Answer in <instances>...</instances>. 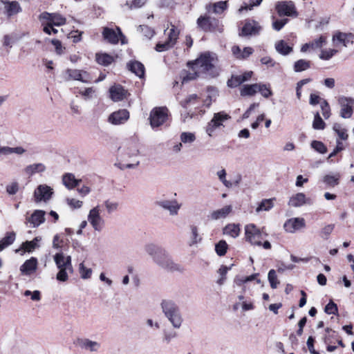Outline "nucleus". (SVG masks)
I'll return each instance as SVG.
<instances>
[{
    "label": "nucleus",
    "mask_w": 354,
    "mask_h": 354,
    "mask_svg": "<svg viewBox=\"0 0 354 354\" xmlns=\"http://www.w3.org/2000/svg\"><path fill=\"white\" fill-rule=\"evenodd\" d=\"M339 175H326L323 178V182L330 187H334L339 183Z\"/></svg>",
    "instance_id": "obj_45"
},
{
    "label": "nucleus",
    "mask_w": 354,
    "mask_h": 354,
    "mask_svg": "<svg viewBox=\"0 0 354 354\" xmlns=\"http://www.w3.org/2000/svg\"><path fill=\"white\" fill-rule=\"evenodd\" d=\"M245 237L246 241L249 242L252 245H262L263 248L266 250L271 248V244L268 241H265L262 243L263 233L253 223H250L245 226Z\"/></svg>",
    "instance_id": "obj_4"
},
{
    "label": "nucleus",
    "mask_w": 354,
    "mask_h": 354,
    "mask_svg": "<svg viewBox=\"0 0 354 354\" xmlns=\"http://www.w3.org/2000/svg\"><path fill=\"white\" fill-rule=\"evenodd\" d=\"M15 240V233L12 232L6 233L5 236L0 240V252L12 244Z\"/></svg>",
    "instance_id": "obj_38"
},
{
    "label": "nucleus",
    "mask_w": 354,
    "mask_h": 354,
    "mask_svg": "<svg viewBox=\"0 0 354 354\" xmlns=\"http://www.w3.org/2000/svg\"><path fill=\"white\" fill-rule=\"evenodd\" d=\"M147 0H129L127 1L124 4L122 5V8H127V9H136L141 8L145 3Z\"/></svg>",
    "instance_id": "obj_42"
},
{
    "label": "nucleus",
    "mask_w": 354,
    "mask_h": 354,
    "mask_svg": "<svg viewBox=\"0 0 354 354\" xmlns=\"http://www.w3.org/2000/svg\"><path fill=\"white\" fill-rule=\"evenodd\" d=\"M253 52L254 50L251 47H245L243 50L239 46H234L232 48L233 55L239 59L248 58Z\"/></svg>",
    "instance_id": "obj_27"
},
{
    "label": "nucleus",
    "mask_w": 354,
    "mask_h": 354,
    "mask_svg": "<svg viewBox=\"0 0 354 354\" xmlns=\"http://www.w3.org/2000/svg\"><path fill=\"white\" fill-rule=\"evenodd\" d=\"M38 268V261L36 257H30L20 266L19 270L23 275L30 276L34 274Z\"/></svg>",
    "instance_id": "obj_18"
},
{
    "label": "nucleus",
    "mask_w": 354,
    "mask_h": 354,
    "mask_svg": "<svg viewBox=\"0 0 354 354\" xmlns=\"http://www.w3.org/2000/svg\"><path fill=\"white\" fill-rule=\"evenodd\" d=\"M198 98V96L196 94H191L189 96H187L183 101L180 102V104L184 108H187L189 104H195L196 100Z\"/></svg>",
    "instance_id": "obj_60"
},
{
    "label": "nucleus",
    "mask_w": 354,
    "mask_h": 354,
    "mask_svg": "<svg viewBox=\"0 0 354 354\" xmlns=\"http://www.w3.org/2000/svg\"><path fill=\"white\" fill-rule=\"evenodd\" d=\"M3 5V12L8 17H11L14 15L21 12L22 9L19 3L16 1H8L4 0H0Z\"/></svg>",
    "instance_id": "obj_19"
},
{
    "label": "nucleus",
    "mask_w": 354,
    "mask_h": 354,
    "mask_svg": "<svg viewBox=\"0 0 354 354\" xmlns=\"http://www.w3.org/2000/svg\"><path fill=\"white\" fill-rule=\"evenodd\" d=\"M95 59L99 64L103 66H108L114 60L113 57L107 53H96Z\"/></svg>",
    "instance_id": "obj_40"
},
{
    "label": "nucleus",
    "mask_w": 354,
    "mask_h": 354,
    "mask_svg": "<svg viewBox=\"0 0 354 354\" xmlns=\"http://www.w3.org/2000/svg\"><path fill=\"white\" fill-rule=\"evenodd\" d=\"M46 170V167L42 163H35L30 165L25 168V172L27 175L32 176L36 173H41Z\"/></svg>",
    "instance_id": "obj_37"
},
{
    "label": "nucleus",
    "mask_w": 354,
    "mask_h": 354,
    "mask_svg": "<svg viewBox=\"0 0 354 354\" xmlns=\"http://www.w3.org/2000/svg\"><path fill=\"white\" fill-rule=\"evenodd\" d=\"M216 56L214 53L207 52L201 55L194 62H188L190 71L183 77V83L196 79L201 73H208L214 74V63Z\"/></svg>",
    "instance_id": "obj_1"
},
{
    "label": "nucleus",
    "mask_w": 354,
    "mask_h": 354,
    "mask_svg": "<svg viewBox=\"0 0 354 354\" xmlns=\"http://www.w3.org/2000/svg\"><path fill=\"white\" fill-rule=\"evenodd\" d=\"M63 184L69 189H72L79 185L81 180L75 178L73 174L68 173L63 176Z\"/></svg>",
    "instance_id": "obj_31"
},
{
    "label": "nucleus",
    "mask_w": 354,
    "mask_h": 354,
    "mask_svg": "<svg viewBox=\"0 0 354 354\" xmlns=\"http://www.w3.org/2000/svg\"><path fill=\"white\" fill-rule=\"evenodd\" d=\"M189 230L190 235L189 245L190 246H193L198 243L202 240V238L198 233V229L197 226L191 225L189 226Z\"/></svg>",
    "instance_id": "obj_34"
},
{
    "label": "nucleus",
    "mask_w": 354,
    "mask_h": 354,
    "mask_svg": "<svg viewBox=\"0 0 354 354\" xmlns=\"http://www.w3.org/2000/svg\"><path fill=\"white\" fill-rule=\"evenodd\" d=\"M183 144L190 145L196 140V136L192 132H183L180 136Z\"/></svg>",
    "instance_id": "obj_43"
},
{
    "label": "nucleus",
    "mask_w": 354,
    "mask_h": 354,
    "mask_svg": "<svg viewBox=\"0 0 354 354\" xmlns=\"http://www.w3.org/2000/svg\"><path fill=\"white\" fill-rule=\"evenodd\" d=\"M124 155L129 158L137 157L139 153L138 145L135 142H129L124 147Z\"/></svg>",
    "instance_id": "obj_30"
},
{
    "label": "nucleus",
    "mask_w": 354,
    "mask_h": 354,
    "mask_svg": "<svg viewBox=\"0 0 354 354\" xmlns=\"http://www.w3.org/2000/svg\"><path fill=\"white\" fill-rule=\"evenodd\" d=\"M274 198L263 199L261 201L259 205L256 208V212L259 214L263 211H269L274 207Z\"/></svg>",
    "instance_id": "obj_36"
},
{
    "label": "nucleus",
    "mask_w": 354,
    "mask_h": 354,
    "mask_svg": "<svg viewBox=\"0 0 354 354\" xmlns=\"http://www.w3.org/2000/svg\"><path fill=\"white\" fill-rule=\"evenodd\" d=\"M160 306L165 317L171 326L174 328L179 329L184 321L179 306L171 300H163Z\"/></svg>",
    "instance_id": "obj_3"
},
{
    "label": "nucleus",
    "mask_w": 354,
    "mask_h": 354,
    "mask_svg": "<svg viewBox=\"0 0 354 354\" xmlns=\"http://www.w3.org/2000/svg\"><path fill=\"white\" fill-rule=\"evenodd\" d=\"M261 29V26L257 21H248L242 28L241 35H256L259 33Z\"/></svg>",
    "instance_id": "obj_24"
},
{
    "label": "nucleus",
    "mask_w": 354,
    "mask_h": 354,
    "mask_svg": "<svg viewBox=\"0 0 354 354\" xmlns=\"http://www.w3.org/2000/svg\"><path fill=\"white\" fill-rule=\"evenodd\" d=\"M53 259L58 269H68L69 272H73L71 256H65L64 253L59 252L54 255Z\"/></svg>",
    "instance_id": "obj_17"
},
{
    "label": "nucleus",
    "mask_w": 354,
    "mask_h": 354,
    "mask_svg": "<svg viewBox=\"0 0 354 354\" xmlns=\"http://www.w3.org/2000/svg\"><path fill=\"white\" fill-rule=\"evenodd\" d=\"M313 127L316 130H322L325 128V122L318 112L315 114Z\"/></svg>",
    "instance_id": "obj_48"
},
{
    "label": "nucleus",
    "mask_w": 354,
    "mask_h": 354,
    "mask_svg": "<svg viewBox=\"0 0 354 354\" xmlns=\"http://www.w3.org/2000/svg\"><path fill=\"white\" fill-rule=\"evenodd\" d=\"M216 175L220 180V181L222 182V183L227 188H231L233 186V183L231 181L226 180V171L224 169H222L217 171Z\"/></svg>",
    "instance_id": "obj_51"
},
{
    "label": "nucleus",
    "mask_w": 354,
    "mask_h": 354,
    "mask_svg": "<svg viewBox=\"0 0 354 354\" xmlns=\"http://www.w3.org/2000/svg\"><path fill=\"white\" fill-rule=\"evenodd\" d=\"M305 226L306 223L304 218L297 217L288 219L283 225V228L286 232L295 233V232L304 228Z\"/></svg>",
    "instance_id": "obj_15"
},
{
    "label": "nucleus",
    "mask_w": 354,
    "mask_h": 354,
    "mask_svg": "<svg viewBox=\"0 0 354 354\" xmlns=\"http://www.w3.org/2000/svg\"><path fill=\"white\" fill-rule=\"evenodd\" d=\"M66 201L68 205L73 209H79L82 206L83 204L82 201L75 198H67Z\"/></svg>",
    "instance_id": "obj_63"
},
{
    "label": "nucleus",
    "mask_w": 354,
    "mask_h": 354,
    "mask_svg": "<svg viewBox=\"0 0 354 354\" xmlns=\"http://www.w3.org/2000/svg\"><path fill=\"white\" fill-rule=\"evenodd\" d=\"M68 269H59V272H57L56 275V279L59 281L65 282L68 279Z\"/></svg>",
    "instance_id": "obj_61"
},
{
    "label": "nucleus",
    "mask_w": 354,
    "mask_h": 354,
    "mask_svg": "<svg viewBox=\"0 0 354 354\" xmlns=\"http://www.w3.org/2000/svg\"><path fill=\"white\" fill-rule=\"evenodd\" d=\"M39 18L42 24H44V22H46L50 28L53 26H60L66 23V19L57 13L44 12L39 15Z\"/></svg>",
    "instance_id": "obj_12"
},
{
    "label": "nucleus",
    "mask_w": 354,
    "mask_h": 354,
    "mask_svg": "<svg viewBox=\"0 0 354 354\" xmlns=\"http://www.w3.org/2000/svg\"><path fill=\"white\" fill-rule=\"evenodd\" d=\"M41 241V237L40 236H37L32 241H26L21 244L20 248L17 250L16 252L24 250V252H32L34 250L40 247L39 243Z\"/></svg>",
    "instance_id": "obj_26"
},
{
    "label": "nucleus",
    "mask_w": 354,
    "mask_h": 354,
    "mask_svg": "<svg viewBox=\"0 0 354 354\" xmlns=\"http://www.w3.org/2000/svg\"><path fill=\"white\" fill-rule=\"evenodd\" d=\"M129 118V111L126 109H122L111 113L109 115L108 120L110 123L118 125L124 123Z\"/></svg>",
    "instance_id": "obj_21"
},
{
    "label": "nucleus",
    "mask_w": 354,
    "mask_h": 354,
    "mask_svg": "<svg viewBox=\"0 0 354 354\" xmlns=\"http://www.w3.org/2000/svg\"><path fill=\"white\" fill-rule=\"evenodd\" d=\"M53 194V189L50 186L43 184L39 185L33 194L34 201L35 203L48 201Z\"/></svg>",
    "instance_id": "obj_11"
},
{
    "label": "nucleus",
    "mask_w": 354,
    "mask_h": 354,
    "mask_svg": "<svg viewBox=\"0 0 354 354\" xmlns=\"http://www.w3.org/2000/svg\"><path fill=\"white\" fill-rule=\"evenodd\" d=\"M178 337L176 331L172 329H167L163 331L162 342L166 344H169L172 340Z\"/></svg>",
    "instance_id": "obj_44"
},
{
    "label": "nucleus",
    "mask_w": 354,
    "mask_h": 354,
    "mask_svg": "<svg viewBox=\"0 0 354 354\" xmlns=\"http://www.w3.org/2000/svg\"><path fill=\"white\" fill-rule=\"evenodd\" d=\"M129 93L121 85L114 84L109 88L110 98L113 102L122 101L127 98Z\"/></svg>",
    "instance_id": "obj_20"
},
{
    "label": "nucleus",
    "mask_w": 354,
    "mask_h": 354,
    "mask_svg": "<svg viewBox=\"0 0 354 354\" xmlns=\"http://www.w3.org/2000/svg\"><path fill=\"white\" fill-rule=\"evenodd\" d=\"M80 273L82 279H88L91 276L92 270L84 266V263L80 264Z\"/></svg>",
    "instance_id": "obj_62"
},
{
    "label": "nucleus",
    "mask_w": 354,
    "mask_h": 354,
    "mask_svg": "<svg viewBox=\"0 0 354 354\" xmlns=\"http://www.w3.org/2000/svg\"><path fill=\"white\" fill-rule=\"evenodd\" d=\"M258 84H246L241 90V96H252L257 92Z\"/></svg>",
    "instance_id": "obj_41"
},
{
    "label": "nucleus",
    "mask_w": 354,
    "mask_h": 354,
    "mask_svg": "<svg viewBox=\"0 0 354 354\" xmlns=\"http://www.w3.org/2000/svg\"><path fill=\"white\" fill-rule=\"evenodd\" d=\"M197 24L201 28L205 30H207L210 28L209 17H200L197 20Z\"/></svg>",
    "instance_id": "obj_59"
},
{
    "label": "nucleus",
    "mask_w": 354,
    "mask_h": 354,
    "mask_svg": "<svg viewBox=\"0 0 354 354\" xmlns=\"http://www.w3.org/2000/svg\"><path fill=\"white\" fill-rule=\"evenodd\" d=\"M227 248L228 245L226 241L224 240H221L218 243L216 244L215 251L218 256H224L227 252Z\"/></svg>",
    "instance_id": "obj_46"
},
{
    "label": "nucleus",
    "mask_w": 354,
    "mask_h": 354,
    "mask_svg": "<svg viewBox=\"0 0 354 354\" xmlns=\"http://www.w3.org/2000/svg\"><path fill=\"white\" fill-rule=\"evenodd\" d=\"M231 118L230 115L226 113L224 111H221L218 113H216L214 114L212 119L208 123L206 127V132L209 136H212L214 132V131L223 125V122L230 120Z\"/></svg>",
    "instance_id": "obj_9"
},
{
    "label": "nucleus",
    "mask_w": 354,
    "mask_h": 354,
    "mask_svg": "<svg viewBox=\"0 0 354 354\" xmlns=\"http://www.w3.org/2000/svg\"><path fill=\"white\" fill-rule=\"evenodd\" d=\"M156 204L161 208L167 210L171 216H176L181 207V204L176 200H160Z\"/></svg>",
    "instance_id": "obj_16"
},
{
    "label": "nucleus",
    "mask_w": 354,
    "mask_h": 354,
    "mask_svg": "<svg viewBox=\"0 0 354 354\" xmlns=\"http://www.w3.org/2000/svg\"><path fill=\"white\" fill-rule=\"evenodd\" d=\"M272 28L274 30L277 31H279L283 28V27L288 23V19H275V17L272 16Z\"/></svg>",
    "instance_id": "obj_53"
},
{
    "label": "nucleus",
    "mask_w": 354,
    "mask_h": 354,
    "mask_svg": "<svg viewBox=\"0 0 354 354\" xmlns=\"http://www.w3.org/2000/svg\"><path fill=\"white\" fill-rule=\"evenodd\" d=\"M243 82L241 75H232L227 81V86L231 88H235Z\"/></svg>",
    "instance_id": "obj_57"
},
{
    "label": "nucleus",
    "mask_w": 354,
    "mask_h": 354,
    "mask_svg": "<svg viewBox=\"0 0 354 354\" xmlns=\"http://www.w3.org/2000/svg\"><path fill=\"white\" fill-rule=\"evenodd\" d=\"M257 87V91H259L264 97L268 98L272 95V92L268 85L264 84H258Z\"/></svg>",
    "instance_id": "obj_52"
},
{
    "label": "nucleus",
    "mask_w": 354,
    "mask_h": 354,
    "mask_svg": "<svg viewBox=\"0 0 354 354\" xmlns=\"http://www.w3.org/2000/svg\"><path fill=\"white\" fill-rule=\"evenodd\" d=\"M174 46L171 44L168 41L165 42H159L156 46V50L158 52H163L172 48Z\"/></svg>",
    "instance_id": "obj_64"
},
{
    "label": "nucleus",
    "mask_w": 354,
    "mask_h": 354,
    "mask_svg": "<svg viewBox=\"0 0 354 354\" xmlns=\"http://www.w3.org/2000/svg\"><path fill=\"white\" fill-rule=\"evenodd\" d=\"M320 107L322 109V115L325 119H328L330 115V108L326 100H322Z\"/></svg>",
    "instance_id": "obj_58"
},
{
    "label": "nucleus",
    "mask_w": 354,
    "mask_h": 354,
    "mask_svg": "<svg viewBox=\"0 0 354 354\" xmlns=\"http://www.w3.org/2000/svg\"><path fill=\"white\" fill-rule=\"evenodd\" d=\"M337 53H338V50L334 47V48L322 50L319 57L321 59L328 60Z\"/></svg>",
    "instance_id": "obj_50"
},
{
    "label": "nucleus",
    "mask_w": 354,
    "mask_h": 354,
    "mask_svg": "<svg viewBox=\"0 0 354 354\" xmlns=\"http://www.w3.org/2000/svg\"><path fill=\"white\" fill-rule=\"evenodd\" d=\"M306 204L311 205L312 202L310 198H306L304 193H297L292 195L288 201V205L295 207H301Z\"/></svg>",
    "instance_id": "obj_22"
},
{
    "label": "nucleus",
    "mask_w": 354,
    "mask_h": 354,
    "mask_svg": "<svg viewBox=\"0 0 354 354\" xmlns=\"http://www.w3.org/2000/svg\"><path fill=\"white\" fill-rule=\"evenodd\" d=\"M310 145L312 148L320 153H325L327 151L326 147L321 141L313 140Z\"/></svg>",
    "instance_id": "obj_56"
},
{
    "label": "nucleus",
    "mask_w": 354,
    "mask_h": 354,
    "mask_svg": "<svg viewBox=\"0 0 354 354\" xmlns=\"http://www.w3.org/2000/svg\"><path fill=\"white\" fill-rule=\"evenodd\" d=\"M338 102L340 105V116L343 118H350L353 112L354 100L344 96L339 97Z\"/></svg>",
    "instance_id": "obj_14"
},
{
    "label": "nucleus",
    "mask_w": 354,
    "mask_h": 354,
    "mask_svg": "<svg viewBox=\"0 0 354 354\" xmlns=\"http://www.w3.org/2000/svg\"><path fill=\"white\" fill-rule=\"evenodd\" d=\"M45 212L43 210H35L30 217L27 218V221L30 223L32 227L40 225L45 221Z\"/></svg>",
    "instance_id": "obj_25"
},
{
    "label": "nucleus",
    "mask_w": 354,
    "mask_h": 354,
    "mask_svg": "<svg viewBox=\"0 0 354 354\" xmlns=\"http://www.w3.org/2000/svg\"><path fill=\"white\" fill-rule=\"evenodd\" d=\"M169 29V32L167 33V40L173 46L175 45L176 41L178 38L180 31L176 28V26L171 23L167 24V30Z\"/></svg>",
    "instance_id": "obj_32"
},
{
    "label": "nucleus",
    "mask_w": 354,
    "mask_h": 354,
    "mask_svg": "<svg viewBox=\"0 0 354 354\" xmlns=\"http://www.w3.org/2000/svg\"><path fill=\"white\" fill-rule=\"evenodd\" d=\"M311 63L306 59H299L294 63L293 69L296 73H300L310 68Z\"/></svg>",
    "instance_id": "obj_39"
},
{
    "label": "nucleus",
    "mask_w": 354,
    "mask_h": 354,
    "mask_svg": "<svg viewBox=\"0 0 354 354\" xmlns=\"http://www.w3.org/2000/svg\"><path fill=\"white\" fill-rule=\"evenodd\" d=\"M102 36L106 41L111 44H117L120 39L122 44H125L124 36L118 27L116 28V30L108 27H104L102 31Z\"/></svg>",
    "instance_id": "obj_13"
},
{
    "label": "nucleus",
    "mask_w": 354,
    "mask_h": 354,
    "mask_svg": "<svg viewBox=\"0 0 354 354\" xmlns=\"http://www.w3.org/2000/svg\"><path fill=\"white\" fill-rule=\"evenodd\" d=\"M64 79L67 81L76 80L83 83H90L92 81V77L90 73L84 70L79 69H66L64 72Z\"/></svg>",
    "instance_id": "obj_8"
},
{
    "label": "nucleus",
    "mask_w": 354,
    "mask_h": 354,
    "mask_svg": "<svg viewBox=\"0 0 354 354\" xmlns=\"http://www.w3.org/2000/svg\"><path fill=\"white\" fill-rule=\"evenodd\" d=\"M268 281L270 283L272 288H277L279 281L277 280V276L274 270H270L268 275Z\"/></svg>",
    "instance_id": "obj_55"
},
{
    "label": "nucleus",
    "mask_w": 354,
    "mask_h": 354,
    "mask_svg": "<svg viewBox=\"0 0 354 354\" xmlns=\"http://www.w3.org/2000/svg\"><path fill=\"white\" fill-rule=\"evenodd\" d=\"M276 11L279 17H297L298 12L292 1H278L275 5Z\"/></svg>",
    "instance_id": "obj_7"
},
{
    "label": "nucleus",
    "mask_w": 354,
    "mask_h": 354,
    "mask_svg": "<svg viewBox=\"0 0 354 354\" xmlns=\"http://www.w3.org/2000/svg\"><path fill=\"white\" fill-rule=\"evenodd\" d=\"M88 221L95 231L101 232L105 226V220L100 214V207L96 205L89 210Z\"/></svg>",
    "instance_id": "obj_5"
},
{
    "label": "nucleus",
    "mask_w": 354,
    "mask_h": 354,
    "mask_svg": "<svg viewBox=\"0 0 354 354\" xmlns=\"http://www.w3.org/2000/svg\"><path fill=\"white\" fill-rule=\"evenodd\" d=\"M129 70L139 77H142L145 74L144 65L139 62H133L128 64Z\"/></svg>",
    "instance_id": "obj_35"
},
{
    "label": "nucleus",
    "mask_w": 354,
    "mask_h": 354,
    "mask_svg": "<svg viewBox=\"0 0 354 354\" xmlns=\"http://www.w3.org/2000/svg\"><path fill=\"white\" fill-rule=\"evenodd\" d=\"M145 250L160 268L170 272L183 270L181 266L174 262L165 249L154 243H148L145 245Z\"/></svg>",
    "instance_id": "obj_2"
},
{
    "label": "nucleus",
    "mask_w": 354,
    "mask_h": 354,
    "mask_svg": "<svg viewBox=\"0 0 354 354\" xmlns=\"http://www.w3.org/2000/svg\"><path fill=\"white\" fill-rule=\"evenodd\" d=\"M213 7V11L216 14H221L225 10H226L227 7V1H219L217 3H215L212 5Z\"/></svg>",
    "instance_id": "obj_54"
},
{
    "label": "nucleus",
    "mask_w": 354,
    "mask_h": 354,
    "mask_svg": "<svg viewBox=\"0 0 354 354\" xmlns=\"http://www.w3.org/2000/svg\"><path fill=\"white\" fill-rule=\"evenodd\" d=\"M332 41L333 46L339 52L353 43V36L352 34L337 32L333 35Z\"/></svg>",
    "instance_id": "obj_10"
},
{
    "label": "nucleus",
    "mask_w": 354,
    "mask_h": 354,
    "mask_svg": "<svg viewBox=\"0 0 354 354\" xmlns=\"http://www.w3.org/2000/svg\"><path fill=\"white\" fill-rule=\"evenodd\" d=\"M168 118V109L166 107H156L151 110L149 115L151 127H158L163 124Z\"/></svg>",
    "instance_id": "obj_6"
},
{
    "label": "nucleus",
    "mask_w": 354,
    "mask_h": 354,
    "mask_svg": "<svg viewBox=\"0 0 354 354\" xmlns=\"http://www.w3.org/2000/svg\"><path fill=\"white\" fill-rule=\"evenodd\" d=\"M223 234L232 238H236L240 234V226L239 224L230 223L223 228Z\"/></svg>",
    "instance_id": "obj_33"
},
{
    "label": "nucleus",
    "mask_w": 354,
    "mask_h": 354,
    "mask_svg": "<svg viewBox=\"0 0 354 354\" xmlns=\"http://www.w3.org/2000/svg\"><path fill=\"white\" fill-rule=\"evenodd\" d=\"M104 205L108 214H111L118 210L119 203L116 201L111 200H106L104 202Z\"/></svg>",
    "instance_id": "obj_49"
},
{
    "label": "nucleus",
    "mask_w": 354,
    "mask_h": 354,
    "mask_svg": "<svg viewBox=\"0 0 354 354\" xmlns=\"http://www.w3.org/2000/svg\"><path fill=\"white\" fill-rule=\"evenodd\" d=\"M333 129L341 140H346L348 138L347 131L341 124L336 123Z\"/></svg>",
    "instance_id": "obj_47"
},
{
    "label": "nucleus",
    "mask_w": 354,
    "mask_h": 354,
    "mask_svg": "<svg viewBox=\"0 0 354 354\" xmlns=\"http://www.w3.org/2000/svg\"><path fill=\"white\" fill-rule=\"evenodd\" d=\"M79 346L86 351L90 352H98L102 347L101 343L91 340L88 338H84L79 340Z\"/></svg>",
    "instance_id": "obj_23"
},
{
    "label": "nucleus",
    "mask_w": 354,
    "mask_h": 354,
    "mask_svg": "<svg viewBox=\"0 0 354 354\" xmlns=\"http://www.w3.org/2000/svg\"><path fill=\"white\" fill-rule=\"evenodd\" d=\"M232 210V207L231 205H226L221 209L213 211L209 216L212 220L224 218L228 216Z\"/></svg>",
    "instance_id": "obj_29"
},
{
    "label": "nucleus",
    "mask_w": 354,
    "mask_h": 354,
    "mask_svg": "<svg viewBox=\"0 0 354 354\" xmlns=\"http://www.w3.org/2000/svg\"><path fill=\"white\" fill-rule=\"evenodd\" d=\"M276 51L283 55L286 56L292 52V47L290 46L284 40H278L274 44Z\"/></svg>",
    "instance_id": "obj_28"
}]
</instances>
